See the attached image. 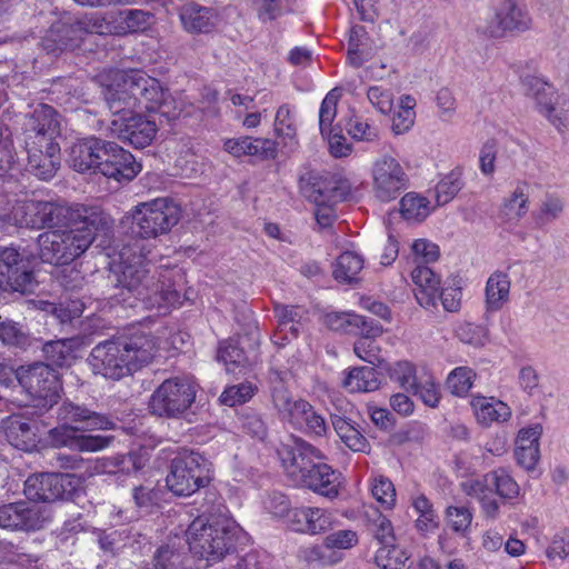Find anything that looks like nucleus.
Wrapping results in <instances>:
<instances>
[{
	"mask_svg": "<svg viewBox=\"0 0 569 569\" xmlns=\"http://www.w3.org/2000/svg\"><path fill=\"white\" fill-rule=\"evenodd\" d=\"M112 138L129 146L143 149L152 143L158 132L154 120L134 112L124 117L113 118L108 126Z\"/></svg>",
	"mask_w": 569,
	"mask_h": 569,
	"instance_id": "14",
	"label": "nucleus"
},
{
	"mask_svg": "<svg viewBox=\"0 0 569 569\" xmlns=\"http://www.w3.org/2000/svg\"><path fill=\"white\" fill-rule=\"evenodd\" d=\"M446 523L456 533L466 536L472 522V513L463 506H449L446 509Z\"/></svg>",
	"mask_w": 569,
	"mask_h": 569,
	"instance_id": "51",
	"label": "nucleus"
},
{
	"mask_svg": "<svg viewBox=\"0 0 569 569\" xmlns=\"http://www.w3.org/2000/svg\"><path fill=\"white\" fill-rule=\"evenodd\" d=\"M410 555L395 542L380 547L375 556V561L381 569H409Z\"/></svg>",
	"mask_w": 569,
	"mask_h": 569,
	"instance_id": "43",
	"label": "nucleus"
},
{
	"mask_svg": "<svg viewBox=\"0 0 569 569\" xmlns=\"http://www.w3.org/2000/svg\"><path fill=\"white\" fill-rule=\"evenodd\" d=\"M2 429L7 441L19 450L30 451L37 446L34 423L12 416L2 421Z\"/></svg>",
	"mask_w": 569,
	"mask_h": 569,
	"instance_id": "34",
	"label": "nucleus"
},
{
	"mask_svg": "<svg viewBox=\"0 0 569 569\" xmlns=\"http://www.w3.org/2000/svg\"><path fill=\"white\" fill-rule=\"evenodd\" d=\"M543 433L541 423L521 428L515 439L513 457L519 467L531 473L540 461V439Z\"/></svg>",
	"mask_w": 569,
	"mask_h": 569,
	"instance_id": "24",
	"label": "nucleus"
},
{
	"mask_svg": "<svg viewBox=\"0 0 569 569\" xmlns=\"http://www.w3.org/2000/svg\"><path fill=\"white\" fill-rule=\"evenodd\" d=\"M103 141L97 137H89L73 143L69 152L70 166L78 172H96Z\"/></svg>",
	"mask_w": 569,
	"mask_h": 569,
	"instance_id": "28",
	"label": "nucleus"
},
{
	"mask_svg": "<svg viewBox=\"0 0 569 569\" xmlns=\"http://www.w3.org/2000/svg\"><path fill=\"white\" fill-rule=\"evenodd\" d=\"M84 347V338L80 336L51 340L43 345L44 358L51 366L70 367L77 359L76 352Z\"/></svg>",
	"mask_w": 569,
	"mask_h": 569,
	"instance_id": "31",
	"label": "nucleus"
},
{
	"mask_svg": "<svg viewBox=\"0 0 569 569\" xmlns=\"http://www.w3.org/2000/svg\"><path fill=\"white\" fill-rule=\"evenodd\" d=\"M333 526L332 513L326 509L311 508L308 517L306 533L318 535L326 532Z\"/></svg>",
	"mask_w": 569,
	"mask_h": 569,
	"instance_id": "56",
	"label": "nucleus"
},
{
	"mask_svg": "<svg viewBox=\"0 0 569 569\" xmlns=\"http://www.w3.org/2000/svg\"><path fill=\"white\" fill-rule=\"evenodd\" d=\"M287 372L271 369L269 372L270 398L273 409L280 421L289 425L291 428L297 425V420L303 413L307 400L293 396L284 386Z\"/></svg>",
	"mask_w": 569,
	"mask_h": 569,
	"instance_id": "19",
	"label": "nucleus"
},
{
	"mask_svg": "<svg viewBox=\"0 0 569 569\" xmlns=\"http://www.w3.org/2000/svg\"><path fill=\"white\" fill-rule=\"evenodd\" d=\"M51 313L60 323H70L80 318L82 305L78 301L61 302L52 306Z\"/></svg>",
	"mask_w": 569,
	"mask_h": 569,
	"instance_id": "62",
	"label": "nucleus"
},
{
	"mask_svg": "<svg viewBox=\"0 0 569 569\" xmlns=\"http://www.w3.org/2000/svg\"><path fill=\"white\" fill-rule=\"evenodd\" d=\"M296 485L328 499H335L340 491V473L322 460H317Z\"/></svg>",
	"mask_w": 569,
	"mask_h": 569,
	"instance_id": "25",
	"label": "nucleus"
},
{
	"mask_svg": "<svg viewBox=\"0 0 569 569\" xmlns=\"http://www.w3.org/2000/svg\"><path fill=\"white\" fill-rule=\"evenodd\" d=\"M343 386L351 392H371L380 387L379 372L373 367L351 369L343 380Z\"/></svg>",
	"mask_w": 569,
	"mask_h": 569,
	"instance_id": "41",
	"label": "nucleus"
},
{
	"mask_svg": "<svg viewBox=\"0 0 569 569\" xmlns=\"http://www.w3.org/2000/svg\"><path fill=\"white\" fill-rule=\"evenodd\" d=\"M61 117L49 104H38L32 112L26 116L23 130L26 144L43 146L46 142H56L60 136Z\"/></svg>",
	"mask_w": 569,
	"mask_h": 569,
	"instance_id": "20",
	"label": "nucleus"
},
{
	"mask_svg": "<svg viewBox=\"0 0 569 569\" xmlns=\"http://www.w3.org/2000/svg\"><path fill=\"white\" fill-rule=\"evenodd\" d=\"M410 391L418 396L425 405L435 408L440 400V392L438 386L430 378L425 381H418L417 386L412 387Z\"/></svg>",
	"mask_w": 569,
	"mask_h": 569,
	"instance_id": "61",
	"label": "nucleus"
},
{
	"mask_svg": "<svg viewBox=\"0 0 569 569\" xmlns=\"http://www.w3.org/2000/svg\"><path fill=\"white\" fill-rule=\"evenodd\" d=\"M274 131L284 144H296L297 128L288 104L279 107L274 119Z\"/></svg>",
	"mask_w": 569,
	"mask_h": 569,
	"instance_id": "49",
	"label": "nucleus"
},
{
	"mask_svg": "<svg viewBox=\"0 0 569 569\" xmlns=\"http://www.w3.org/2000/svg\"><path fill=\"white\" fill-rule=\"evenodd\" d=\"M180 218V207L169 198L141 202L131 212V233L141 239H154L168 233Z\"/></svg>",
	"mask_w": 569,
	"mask_h": 569,
	"instance_id": "8",
	"label": "nucleus"
},
{
	"mask_svg": "<svg viewBox=\"0 0 569 569\" xmlns=\"http://www.w3.org/2000/svg\"><path fill=\"white\" fill-rule=\"evenodd\" d=\"M153 569H181L180 555L168 546L160 547L152 561Z\"/></svg>",
	"mask_w": 569,
	"mask_h": 569,
	"instance_id": "64",
	"label": "nucleus"
},
{
	"mask_svg": "<svg viewBox=\"0 0 569 569\" xmlns=\"http://www.w3.org/2000/svg\"><path fill=\"white\" fill-rule=\"evenodd\" d=\"M331 425L338 437L350 450L355 452H367L369 450V441L350 419L331 415Z\"/></svg>",
	"mask_w": 569,
	"mask_h": 569,
	"instance_id": "39",
	"label": "nucleus"
},
{
	"mask_svg": "<svg viewBox=\"0 0 569 569\" xmlns=\"http://www.w3.org/2000/svg\"><path fill=\"white\" fill-rule=\"evenodd\" d=\"M473 371L467 367L456 368L447 378V388L455 396H465L472 386Z\"/></svg>",
	"mask_w": 569,
	"mask_h": 569,
	"instance_id": "52",
	"label": "nucleus"
},
{
	"mask_svg": "<svg viewBox=\"0 0 569 569\" xmlns=\"http://www.w3.org/2000/svg\"><path fill=\"white\" fill-rule=\"evenodd\" d=\"M350 183L347 179L337 178L335 176L327 179L318 192L320 199H317V206L315 210L316 221L320 228H329L332 226L337 216L332 204H326L325 200L328 199L331 202H339L347 198L350 193Z\"/></svg>",
	"mask_w": 569,
	"mask_h": 569,
	"instance_id": "23",
	"label": "nucleus"
},
{
	"mask_svg": "<svg viewBox=\"0 0 569 569\" xmlns=\"http://www.w3.org/2000/svg\"><path fill=\"white\" fill-rule=\"evenodd\" d=\"M0 286L22 295L32 292L37 286L29 260L14 247L0 250Z\"/></svg>",
	"mask_w": 569,
	"mask_h": 569,
	"instance_id": "15",
	"label": "nucleus"
},
{
	"mask_svg": "<svg viewBox=\"0 0 569 569\" xmlns=\"http://www.w3.org/2000/svg\"><path fill=\"white\" fill-rule=\"evenodd\" d=\"M217 359L223 362L227 372L238 375L249 367V360L239 339H227L220 342Z\"/></svg>",
	"mask_w": 569,
	"mask_h": 569,
	"instance_id": "38",
	"label": "nucleus"
},
{
	"mask_svg": "<svg viewBox=\"0 0 569 569\" xmlns=\"http://www.w3.org/2000/svg\"><path fill=\"white\" fill-rule=\"evenodd\" d=\"M141 170V164L122 147L112 141H103L96 172L118 182L131 181Z\"/></svg>",
	"mask_w": 569,
	"mask_h": 569,
	"instance_id": "17",
	"label": "nucleus"
},
{
	"mask_svg": "<svg viewBox=\"0 0 569 569\" xmlns=\"http://www.w3.org/2000/svg\"><path fill=\"white\" fill-rule=\"evenodd\" d=\"M305 315L306 310L302 307L274 305V316L280 329L290 332L293 337L298 336Z\"/></svg>",
	"mask_w": 569,
	"mask_h": 569,
	"instance_id": "44",
	"label": "nucleus"
},
{
	"mask_svg": "<svg viewBox=\"0 0 569 569\" xmlns=\"http://www.w3.org/2000/svg\"><path fill=\"white\" fill-rule=\"evenodd\" d=\"M103 91L104 101L114 118L134 113L136 109L157 112L167 121L179 117L180 110L160 81L141 70H114Z\"/></svg>",
	"mask_w": 569,
	"mask_h": 569,
	"instance_id": "3",
	"label": "nucleus"
},
{
	"mask_svg": "<svg viewBox=\"0 0 569 569\" xmlns=\"http://www.w3.org/2000/svg\"><path fill=\"white\" fill-rule=\"evenodd\" d=\"M369 101L381 112L389 113L393 107V94L381 87H370L367 93Z\"/></svg>",
	"mask_w": 569,
	"mask_h": 569,
	"instance_id": "63",
	"label": "nucleus"
},
{
	"mask_svg": "<svg viewBox=\"0 0 569 569\" xmlns=\"http://www.w3.org/2000/svg\"><path fill=\"white\" fill-rule=\"evenodd\" d=\"M110 217L99 207L74 204L64 216L66 229L49 230L37 238L40 259L64 266L81 257L93 243L97 233L110 228Z\"/></svg>",
	"mask_w": 569,
	"mask_h": 569,
	"instance_id": "2",
	"label": "nucleus"
},
{
	"mask_svg": "<svg viewBox=\"0 0 569 569\" xmlns=\"http://www.w3.org/2000/svg\"><path fill=\"white\" fill-rule=\"evenodd\" d=\"M72 476L59 472L31 475L24 481L23 493L30 502H52L70 495Z\"/></svg>",
	"mask_w": 569,
	"mask_h": 569,
	"instance_id": "21",
	"label": "nucleus"
},
{
	"mask_svg": "<svg viewBox=\"0 0 569 569\" xmlns=\"http://www.w3.org/2000/svg\"><path fill=\"white\" fill-rule=\"evenodd\" d=\"M277 452L286 473L295 483L317 460L323 459L319 449L298 437H291L289 441L281 443Z\"/></svg>",
	"mask_w": 569,
	"mask_h": 569,
	"instance_id": "16",
	"label": "nucleus"
},
{
	"mask_svg": "<svg viewBox=\"0 0 569 569\" xmlns=\"http://www.w3.org/2000/svg\"><path fill=\"white\" fill-rule=\"evenodd\" d=\"M158 351L154 335L133 329L96 345L88 363L94 375L118 381L151 363Z\"/></svg>",
	"mask_w": 569,
	"mask_h": 569,
	"instance_id": "4",
	"label": "nucleus"
},
{
	"mask_svg": "<svg viewBox=\"0 0 569 569\" xmlns=\"http://www.w3.org/2000/svg\"><path fill=\"white\" fill-rule=\"evenodd\" d=\"M512 68L519 74L525 94L536 101L539 112L559 131L567 128V117L563 112H556L559 96L556 88L545 78L537 74L533 60L513 63Z\"/></svg>",
	"mask_w": 569,
	"mask_h": 569,
	"instance_id": "10",
	"label": "nucleus"
},
{
	"mask_svg": "<svg viewBox=\"0 0 569 569\" xmlns=\"http://www.w3.org/2000/svg\"><path fill=\"white\" fill-rule=\"evenodd\" d=\"M468 493L479 499L488 517L495 518L498 510V472L491 471L482 480L470 483Z\"/></svg>",
	"mask_w": 569,
	"mask_h": 569,
	"instance_id": "37",
	"label": "nucleus"
},
{
	"mask_svg": "<svg viewBox=\"0 0 569 569\" xmlns=\"http://www.w3.org/2000/svg\"><path fill=\"white\" fill-rule=\"evenodd\" d=\"M348 133L357 140L373 142L379 139V130L377 127L368 123L359 117H352L347 123Z\"/></svg>",
	"mask_w": 569,
	"mask_h": 569,
	"instance_id": "55",
	"label": "nucleus"
},
{
	"mask_svg": "<svg viewBox=\"0 0 569 569\" xmlns=\"http://www.w3.org/2000/svg\"><path fill=\"white\" fill-rule=\"evenodd\" d=\"M238 528L226 517H197L186 531L190 551L208 561L221 560L234 549Z\"/></svg>",
	"mask_w": 569,
	"mask_h": 569,
	"instance_id": "6",
	"label": "nucleus"
},
{
	"mask_svg": "<svg viewBox=\"0 0 569 569\" xmlns=\"http://www.w3.org/2000/svg\"><path fill=\"white\" fill-rule=\"evenodd\" d=\"M325 547L332 549H350L358 543V535L350 529L338 530L326 536Z\"/></svg>",
	"mask_w": 569,
	"mask_h": 569,
	"instance_id": "59",
	"label": "nucleus"
},
{
	"mask_svg": "<svg viewBox=\"0 0 569 569\" xmlns=\"http://www.w3.org/2000/svg\"><path fill=\"white\" fill-rule=\"evenodd\" d=\"M51 520L47 507L28 500L8 502L0 506V528L11 532H34L44 528Z\"/></svg>",
	"mask_w": 569,
	"mask_h": 569,
	"instance_id": "12",
	"label": "nucleus"
},
{
	"mask_svg": "<svg viewBox=\"0 0 569 569\" xmlns=\"http://www.w3.org/2000/svg\"><path fill=\"white\" fill-rule=\"evenodd\" d=\"M529 194L528 184L518 182L511 193L506 197L502 206H500V227L511 230L517 226L528 211Z\"/></svg>",
	"mask_w": 569,
	"mask_h": 569,
	"instance_id": "30",
	"label": "nucleus"
},
{
	"mask_svg": "<svg viewBox=\"0 0 569 569\" xmlns=\"http://www.w3.org/2000/svg\"><path fill=\"white\" fill-rule=\"evenodd\" d=\"M471 407L479 423L489 427L498 419V410L496 409L495 399L483 396L473 397Z\"/></svg>",
	"mask_w": 569,
	"mask_h": 569,
	"instance_id": "53",
	"label": "nucleus"
},
{
	"mask_svg": "<svg viewBox=\"0 0 569 569\" xmlns=\"http://www.w3.org/2000/svg\"><path fill=\"white\" fill-rule=\"evenodd\" d=\"M367 527L381 547L395 542L396 537L391 521L378 510L367 512Z\"/></svg>",
	"mask_w": 569,
	"mask_h": 569,
	"instance_id": "45",
	"label": "nucleus"
},
{
	"mask_svg": "<svg viewBox=\"0 0 569 569\" xmlns=\"http://www.w3.org/2000/svg\"><path fill=\"white\" fill-rule=\"evenodd\" d=\"M224 150L234 157L256 156L260 159H274L277 143L271 139L243 137L227 140Z\"/></svg>",
	"mask_w": 569,
	"mask_h": 569,
	"instance_id": "32",
	"label": "nucleus"
},
{
	"mask_svg": "<svg viewBox=\"0 0 569 569\" xmlns=\"http://www.w3.org/2000/svg\"><path fill=\"white\" fill-rule=\"evenodd\" d=\"M28 169L41 180L53 178L60 167V146L58 142H46L43 146L26 144Z\"/></svg>",
	"mask_w": 569,
	"mask_h": 569,
	"instance_id": "26",
	"label": "nucleus"
},
{
	"mask_svg": "<svg viewBox=\"0 0 569 569\" xmlns=\"http://www.w3.org/2000/svg\"><path fill=\"white\" fill-rule=\"evenodd\" d=\"M88 34H116L114 13L108 17L90 13L72 23H54L42 38L41 47L48 54L57 57L80 48Z\"/></svg>",
	"mask_w": 569,
	"mask_h": 569,
	"instance_id": "7",
	"label": "nucleus"
},
{
	"mask_svg": "<svg viewBox=\"0 0 569 569\" xmlns=\"http://www.w3.org/2000/svg\"><path fill=\"white\" fill-rule=\"evenodd\" d=\"M462 170L456 168L449 176L443 178L436 186V200L439 206H443L451 201L461 190L463 183L461 180Z\"/></svg>",
	"mask_w": 569,
	"mask_h": 569,
	"instance_id": "48",
	"label": "nucleus"
},
{
	"mask_svg": "<svg viewBox=\"0 0 569 569\" xmlns=\"http://www.w3.org/2000/svg\"><path fill=\"white\" fill-rule=\"evenodd\" d=\"M292 428L317 437L325 436L327 432L325 418L309 402H307L303 413L297 420V425Z\"/></svg>",
	"mask_w": 569,
	"mask_h": 569,
	"instance_id": "46",
	"label": "nucleus"
},
{
	"mask_svg": "<svg viewBox=\"0 0 569 569\" xmlns=\"http://www.w3.org/2000/svg\"><path fill=\"white\" fill-rule=\"evenodd\" d=\"M258 388L256 385L249 381H244L227 387L219 399L221 403L229 407H234L249 401L254 396Z\"/></svg>",
	"mask_w": 569,
	"mask_h": 569,
	"instance_id": "50",
	"label": "nucleus"
},
{
	"mask_svg": "<svg viewBox=\"0 0 569 569\" xmlns=\"http://www.w3.org/2000/svg\"><path fill=\"white\" fill-rule=\"evenodd\" d=\"M565 209L566 201L561 196L555 192L545 193L530 214L533 229H546L562 217Z\"/></svg>",
	"mask_w": 569,
	"mask_h": 569,
	"instance_id": "36",
	"label": "nucleus"
},
{
	"mask_svg": "<svg viewBox=\"0 0 569 569\" xmlns=\"http://www.w3.org/2000/svg\"><path fill=\"white\" fill-rule=\"evenodd\" d=\"M69 207L38 200H26L12 210V219L20 228L42 229L61 227Z\"/></svg>",
	"mask_w": 569,
	"mask_h": 569,
	"instance_id": "13",
	"label": "nucleus"
},
{
	"mask_svg": "<svg viewBox=\"0 0 569 569\" xmlns=\"http://www.w3.org/2000/svg\"><path fill=\"white\" fill-rule=\"evenodd\" d=\"M196 393L194 385L187 379H166L150 396L149 411L159 418H180L194 402Z\"/></svg>",
	"mask_w": 569,
	"mask_h": 569,
	"instance_id": "11",
	"label": "nucleus"
},
{
	"mask_svg": "<svg viewBox=\"0 0 569 569\" xmlns=\"http://www.w3.org/2000/svg\"><path fill=\"white\" fill-rule=\"evenodd\" d=\"M372 179L375 194L383 202L396 199L408 186V177L401 164L390 156L376 160Z\"/></svg>",
	"mask_w": 569,
	"mask_h": 569,
	"instance_id": "18",
	"label": "nucleus"
},
{
	"mask_svg": "<svg viewBox=\"0 0 569 569\" xmlns=\"http://www.w3.org/2000/svg\"><path fill=\"white\" fill-rule=\"evenodd\" d=\"M212 465L202 455L184 451L172 459L166 483L177 496H191L212 480Z\"/></svg>",
	"mask_w": 569,
	"mask_h": 569,
	"instance_id": "9",
	"label": "nucleus"
},
{
	"mask_svg": "<svg viewBox=\"0 0 569 569\" xmlns=\"http://www.w3.org/2000/svg\"><path fill=\"white\" fill-rule=\"evenodd\" d=\"M401 216L408 221H422L430 212L427 198L407 193L400 201Z\"/></svg>",
	"mask_w": 569,
	"mask_h": 569,
	"instance_id": "47",
	"label": "nucleus"
},
{
	"mask_svg": "<svg viewBox=\"0 0 569 569\" xmlns=\"http://www.w3.org/2000/svg\"><path fill=\"white\" fill-rule=\"evenodd\" d=\"M375 499L386 508H392L396 501V490L392 482L383 477L375 480L371 488Z\"/></svg>",
	"mask_w": 569,
	"mask_h": 569,
	"instance_id": "60",
	"label": "nucleus"
},
{
	"mask_svg": "<svg viewBox=\"0 0 569 569\" xmlns=\"http://www.w3.org/2000/svg\"><path fill=\"white\" fill-rule=\"evenodd\" d=\"M530 26L531 18L523 0H503V9L500 10V34L523 32Z\"/></svg>",
	"mask_w": 569,
	"mask_h": 569,
	"instance_id": "35",
	"label": "nucleus"
},
{
	"mask_svg": "<svg viewBox=\"0 0 569 569\" xmlns=\"http://www.w3.org/2000/svg\"><path fill=\"white\" fill-rule=\"evenodd\" d=\"M78 430L79 428L62 422L61 426L50 429L48 437L54 447H69L81 452L102 450L113 441L111 436L77 435Z\"/></svg>",
	"mask_w": 569,
	"mask_h": 569,
	"instance_id": "22",
	"label": "nucleus"
},
{
	"mask_svg": "<svg viewBox=\"0 0 569 569\" xmlns=\"http://www.w3.org/2000/svg\"><path fill=\"white\" fill-rule=\"evenodd\" d=\"M363 268V259L351 251L341 253L333 266L332 274L340 282L351 283L357 280Z\"/></svg>",
	"mask_w": 569,
	"mask_h": 569,
	"instance_id": "42",
	"label": "nucleus"
},
{
	"mask_svg": "<svg viewBox=\"0 0 569 569\" xmlns=\"http://www.w3.org/2000/svg\"><path fill=\"white\" fill-rule=\"evenodd\" d=\"M411 279L416 286L413 292L418 303L425 309L437 307L440 279L427 266H417L411 272Z\"/></svg>",
	"mask_w": 569,
	"mask_h": 569,
	"instance_id": "27",
	"label": "nucleus"
},
{
	"mask_svg": "<svg viewBox=\"0 0 569 569\" xmlns=\"http://www.w3.org/2000/svg\"><path fill=\"white\" fill-rule=\"evenodd\" d=\"M353 351L361 360L370 363H380V347L375 339L359 338L353 345Z\"/></svg>",
	"mask_w": 569,
	"mask_h": 569,
	"instance_id": "58",
	"label": "nucleus"
},
{
	"mask_svg": "<svg viewBox=\"0 0 569 569\" xmlns=\"http://www.w3.org/2000/svg\"><path fill=\"white\" fill-rule=\"evenodd\" d=\"M179 18L183 29L193 34L209 33L217 23L213 9L191 2L181 7Z\"/></svg>",
	"mask_w": 569,
	"mask_h": 569,
	"instance_id": "29",
	"label": "nucleus"
},
{
	"mask_svg": "<svg viewBox=\"0 0 569 569\" xmlns=\"http://www.w3.org/2000/svg\"><path fill=\"white\" fill-rule=\"evenodd\" d=\"M14 381L30 397L28 406L39 413L51 409L60 399L61 382L58 372L49 363L37 362L17 371L0 366V386L10 387Z\"/></svg>",
	"mask_w": 569,
	"mask_h": 569,
	"instance_id": "5",
	"label": "nucleus"
},
{
	"mask_svg": "<svg viewBox=\"0 0 569 569\" xmlns=\"http://www.w3.org/2000/svg\"><path fill=\"white\" fill-rule=\"evenodd\" d=\"M151 14L143 10L126 9L114 13L116 34L124 36L146 30Z\"/></svg>",
	"mask_w": 569,
	"mask_h": 569,
	"instance_id": "40",
	"label": "nucleus"
},
{
	"mask_svg": "<svg viewBox=\"0 0 569 569\" xmlns=\"http://www.w3.org/2000/svg\"><path fill=\"white\" fill-rule=\"evenodd\" d=\"M109 279L112 283L111 297L118 302L133 306L140 300L146 309L166 315L179 303L180 295L170 280L162 274L151 272L149 263L141 254L122 251L119 263L111 269Z\"/></svg>",
	"mask_w": 569,
	"mask_h": 569,
	"instance_id": "1",
	"label": "nucleus"
},
{
	"mask_svg": "<svg viewBox=\"0 0 569 569\" xmlns=\"http://www.w3.org/2000/svg\"><path fill=\"white\" fill-rule=\"evenodd\" d=\"M58 419L61 422H81L88 429H111L113 422L106 416L91 411L70 401H64L58 410Z\"/></svg>",
	"mask_w": 569,
	"mask_h": 569,
	"instance_id": "33",
	"label": "nucleus"
},
{
	"mask_svg": "<svg viewBox=\"0 0 569 569\" xmlns=\"http://www.w3.org/2000/svg\"><path fill=\"white\" fill-rule=\"evenodd\" d=\"M339 96L336 93V90H331L327 93L325 99L322 100L320 110H319V128L322 136H326L329 130H331V123L337 116V103Z\"/></svg>",
	"mask_w": 569,
	"mask_h": 569,
	"instance_id": "54",
	"label": "nucleus"
},
{
	"mask_svg": "<svg viewBox=\"0 0 569 569\" xmlns=\"http://www.w3.org/2000/svg\"><path fill=\"white\" fill-rule=\"evenodd\" d=\"M456 336L461 342L476 347L485 345L487 339L486 330L470 322L458 325Z\"/></svg>",
	"mask_w": 569,
	"mask_h": 569,
	"instance_id": "57",
	"label": "nucleus"
}]
</instances>
